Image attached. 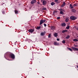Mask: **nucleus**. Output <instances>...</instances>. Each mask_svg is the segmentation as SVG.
Here are the masks:
<instances>
[{
  "mask_svg": "<svg viewBox=\"0 0 78 78\" xmlns=\"http://www.w3.org/2000/svg\"><path fill=\"white\" fill-rule=\"evenodd\" d=\"M4 56L5 58L7 57V58H11L12 59H14L15 58V55L13 54L12 53L8 52L5 53L4 55Z\"/></svg>",
  "mask_w": 78,
  "mask_h": 78,
  "instance_id": "f257e3e1",
  "label": "nucleus"
},
{
  "mask_svg": "<svg viewBox=\"0 0 78 78\" xmlns=\"http://www.w3.org/2000/svg\"><path fill=\"white\" fill-rule=\"evenodd\" d=\"M77 19V17L74 16H71L70 17V19L72 20H75Z\"/></svg>",
  "mask_w": 78,
  "mask_h": 78,
  "instance_id": "f03ea898",
  "label": "nucleus"
},
{
  "mask_svg": "<svg viewBox=\"0 0 78 78\" xmlns=\"http://www.w3.org/2000/svg\"><path fill=\"white\" fill-rule=\"evenodd\" d=\"M50 28H51V30H52L53 31H54L55 30V28H56V27L54 26H51Z\"/></svg>",
  "mask_w": 78,
  "mask_h": 78,
  "instance_id": "7ed1b4c3",
  "label": "nucleus"
},
{
  "mask_svg": "<svg viewBox=\"0 0 78 78\" xmlns=\"http://www.w3.org/2000/svg\"><path fill=\"white\" fill-rule=\"evenodd\" d=\"M72 48L74 51H78V48H77L72 47Z\"/></svg>",
  "mask_w": 78,
  "mask_h": 78,
  "instance_id": "20e7f679",
  "label": "nucleus"
},
{
  "mask_svg": "<svg viewBox=\"0 0 78 78\" xmlns=\"http://www.w3.org/2000/svg\"><path fill=\"white\" fill-rule=\"evenodd\" d=\"M34 29H31L29 30V32H30L31 33H33V32H34Z\"/></svg>",
  "mask_w": 78,
  "mask_h": 78,
  "instance_id": "39448f33",
  "label": "nucleus"
},
{
  "mask_svg": "<svg viewBox=\"0 0 78 78\" xmlns=\"http://www.w3.org/2000/svg\"><path fill=\"white\" fill-rule=\"evenodd\" d=\"M71 10L72 12H73L74 13H75V12H76V10L75 9H71Z\"/></svg>",
  "mask_w": 78,
  "mask_h": 78,
  "instance_id": "423d86ee",
  "label": "nucleus"
},
{
  "mask_svg": "<svg viewBox=\"0 0 78 78\" xmlns=\"http://www.w3.org/2000/svg\"><path fill=\"white\" fill-rule=\"evenodd\" d=\"M42 3L43 5H45L47 4V1L45 0H43Z\"/></svg>",
  "mask_w": 78,
  "mask_h": 78,
  "instance_id": "0eeeda50",
  "label": "nucleus"
},
{
  "mask_svg": "<svg viewBox=\"0 0 78 78\" xmlns=\"http://www.w3.org/2000/svg\"><path fill=\"white\" fill-rule=\"evenodd\" d=\"M36 2V0H32L31 2V4H33Z\"/></svg>",
  "mask_w": 78,
  "mask_h": 78,
  "instance_id": "6e6552de",
  "label": "nucleus"
},
{
  "mask_svg": "<svg viewBox=\"0 0 78 78\" xmlns=\"http://www.w3.org/2000/svg\"><path fill=\"white\" fill-rule=\"evenodd\" d=\"M61 25L62 27H65V26H66V24L65 23H62L61 24Z\"/></svg>",
  "mask_w": 78,
  "mask_h": 78,
  "instance_id": "1a4fd4ad",
  "label": "nucleus"
},
{
  "mask_svg": "<svg viewBox=\"0 0 78 78\" xmlns=\"http://www.w3.org/2000/svg\"><path fill=\"white\" fill-rule=\"evenodd\" d=\"M54 35L55 36V37H57V36H58V34L57 33H55L54 34Z\"/></svg>",
  "mask_w": 78,
  "mask_h": 78,
  "instance_id": "9d476101",
  "label": "nucleus"
},
{
  "mask_svg": "<svg viewBox=\"0 0 78 78\" xmlns=\"http://www.w3.org/2000/svg\"><path fill=\"white\" fill-rule=\"evenodd\" d=\"M65 5H66V2H63V4L61 5V7H64Z\"/></svg>",
  "mask_w": 78,
  "mask_h": 78,
  "instance_id": "9b49d317",
  "label": "nucleus"
},
{
  "mask_svg": "<svg viewBox=\"0 0 78 78\" xmlns=\"http://www.w3.org/2000/svg\"><path fill=\"white\" fill-rule=\"evenodd\" d=\"M43 23H44V22H43V20H41L40 23V25H41Z\"/></svg>",
  "mask_w": 78,
  "mask_h": 78,
  "instance_id": "f8f14e48",
  "label": "nucleus"
},
{
  "mask_svg": "<svg viewBox=\"0 0 78 78\" xmlns=\"http://www.w3.org/2000/svg\"><path fill=\"white\" fill-rule=\"evenodd\" d=\"M66 32H67V30H62V33H66Z\"/></svg>",
  "mask_w": 78,
  "mask_h": 78,
  "instance_id": "ddd939ff",
  "label": "nucleus"
},
{
  "mask_svg": "<svg viewBox=\"0 0 78 78\" xmlns=\"http://www.w3.org/2000/svg\"><path fill=\"white\" fill-rule=\"evenodd\" d=\"M69 7H70V8L71 9H72L73 8V5L71 4H70L69 5Z\"/></svg>",
  "mask_w": 78,
  "mask_h": 78,
  "instance_id": "4468645a",
  "label": "nucleus"
},
{
  "mask_svg": "<svg viewBox=\"0 0 78 78\" xmlns=\"http://www.w3.org/2000/svg\"><path fill=\"white\" fill-rule=\"evenodd\" d=\"M3 14H5V11L4 10V9H3L2 11Z\"/></svg>",
  "mask_w": 78,
  "mask_h": 78,
  "instance_id": "2eb2a0df",
  "label": "nucleus"
},
{
  "mask_svg": "<svg viewBox=\"0 0 78 78\" xmlns=\"http://www.w3.org/2000/svg\"><path fill=\"white\" fill-rule=\"evenodd\" d=\"M69 18H66L65 20V21L66 22H69Z\"/></svg>",
  "mask_w": 78,
  "mask_h": 78,
  "instance_id": "dca6fc26",
  "label": "nucleus"
},
{
  "mask_svg": "<svg viewBox=\"0 0 78 78\" xmlns=\"http://www.w3.org/2000/svg\"><path fill=\"white\" fill-rule=\"evenodd\" d=\"M54 44L55 45H58L59 44L57 42H54Z\"/></svg>",
  "mask_w": 78,
  "mask_h": 78,
  "instance_id": "f3484780",
  "label": "nucleus"
},
{
  "mask_svg": "<svg viewBox=\"0 0 78 78\" xmlns=\"http://www.w3.org/2000/svg\"><path fill=\"white\" fill-rule=\"evenodd\" d=\"M73 41H74V42H78V40L76 39H74L73 40Z\"/></svg>",
  "mask_w": 78,
  "mask_h": 78,
  "instance_id": "a211bd4d",
  "label": "nucleus"
},
{
  "mask_svg": "<svg viewBox=\"0 0 78 78\" xmlns=\"http://www.w3.org/2000/svg\"><path fill=\"white\" fill-rule=\"evenodd\" d=\"M55 4V3L54 2H52L51 4V6H53V5Z\"/></svg>",
  "mask_w": 78,
  "mask_h": 78,
  "instance_id": "6ab92c4d",
  "label": "nucleus"
},
{
  "mask_svg": "<svg viewBox=\"0 0 78 78\" xmlns=\"http://www.w3.org/2000/svg\"><path fill=\"white\" fill-rule=\"evenodd\" d=\"M41 36H44V35H45V33L42 32L41 33Z\"/></svg>",
  "mask_w": 78,
  "mask_h": 78,
  "instance_id": "aec40b11",
  "label": "nucleus"
},
{
  "mask_svg": "<svg viewBox=\"0 0 78 78\" xmlns=\"http://www.w3.org/2000/svg\"><path fill=\"white\" fill-rule=\"evenodd\" d=\"M70 36L69 35H68L66 37V39H68L70 37Z\"/></svg>",
  "mask_w": 78,
  "mask_h": 78,
  "instance_id": "412c9836",
  "label": "nucleus"
},
{
  "mask_svg": "<svg viewBox=\"0 0 78 78\" xmlns=\"http://www.w3.org/2000/svg\"><path fill=\"white\" fill-rule=\"evenodd\" d=\"M15 14H18V11L17 10H15Z\"/></svg>",
  "mask_w": 78,
  "mask_h": 78,
  "instance_id": "4be33fe9",
  "label": "nucleus"
},
{
  "mask_svg": "<svg viewBox=\"0 0 78 78\" xmlns=\"http://www.w3.org/2000/svg\"><path fill=\"white\" fill-rule=\"evenodd\" d=\"M60 14H64V12H63L62 11H60Z\"/></svg>",
  "mask_w": 78,
  "mask_h": 78,
  "instance_id": "5701e85b",
  "label": "nucleus"
},
{
  "mask_svg": "<svg viewBox=\"0 0 78 78\" xmlns=\"http://www.w3.org/2000/svg\"><path fill=\"white\" fill-rule=\"evenodd\" d=\"M69 28H70V26H68L67 27H66V29L67 30H69Z\"/></svg>",
  "mask_w": 78,
  "mask_h": 78,
  "instance_id": "b1692460",
  "label": "nucleus"
},
{
  "mask_svg": "<svg viewBox=\"0 0 78 78\" xmlns=\"http://www.w3.org/2000/svg\"><path fill=\"white\" fill-rule=\"evenodd\" d=\"M68 50H70V51H73V50L72 49L70 48H68Z\"/></svg>",
  "mask_w": 78,
  "mask_h": 78,
  "instance_id": "393cba45",
  "label": "nucleus"
},
{
  "mask_svg": "<svg viewBox=\"0 0 78 78\" xmlns=\"http://www.w3.org/2000/svg\"><path fill=\"white\" fill-rule=\"evenodd\" d=\"M40 28L41 27L40 26L37 27V30H39V29H40Z\"/></svg>",
  "mask_w": 78,
  "mask_h": 78,
  "instance_id": "a878e982",
  "label": "nucleus"
},
{
  "mask_svg": "<svg viewBox=\"0 0 78 78\" xmlns=\"http://www.w3.org/2000/svg\"><path fill=\"white\" fill-rule=\"evenodd\" d=\"M62 43H63V44H65V43H66V41L65 40H63L62 41Z\"/></svg>",
  "mask_w": 78,
  "mask_h": 78,
  "instance_id": "bb28decb",
  "label": "nucleus"
},
{
  "mask_svg": "<svg viewBox=\"0 0 78 78\" xmlns=\"http://www.w3.org/2000/svg\"><path fill=\"white\" fill-rule=\"evenodd\" d=\"M48 37L49 38H50V37H51V34H50L48 35Z\"/></svg>",
  "mask_w": 78,
  "mask_h": 78,
  "instance_id": "cd10ccee",
  "label": "nucleus"
},
{
  "mask_svg": "<svg viewBox=\"0 0 78 78\" xmlns=\"http://www.w3.org/2000/svg\"><path fill=\"white\" fill-rule=\"evenodd\" d=\"M73 6L75 7V6H76V4H74L73 5Z\"/></svg>",
  "mask_w": 78,
  "mask_h": 78,
  "instance_id": "c85d7f7f",
  "label": "nucleus"
},
{
  "mask_svg": "<svg viewBox=\"0 0 78 78\" xmlns=\"http://www.w3.org/2000/svg\"><path fill=\"white\" fill-rule=\"evenodd\" d=\"M56 12H57V11H54L53 12V14H55V13H56Z\"/></svg>",
  "mask_w": 78,
  "mask_h": 78,
  "instance_id": "c756f323",
  "label": "nucleus"
},
{
  "mask_svg": "<svg viewBox=\"0 0 78 78\" xmlns=\"http://www.w3.org/2000/svg\"><path fill=\"white\" fill-rule=\"evenodd\" d=\"M44 27H47V24H46L44 23Z\"/></svg>",
  "mask_w": 78,
  "mask_h": 78,
  "instance_id": "7c9ffc66",
  "label": "nucleus"
},
{
  "mask_svg": "<svg viewBox=\"0 0 78 78\" xmlns=\"http://www.w3.org/2000/svg\"><path fill=\"white\" fill-rule=\"evenodd\" d=\"M45 21H46V20H43V23H44V22H45Z\"/></svg>",
  "mask_w": 78,
  "mask_h": 78,
  "instance_id": "2f4dec72",
  "label": "nucleus"
},
{
  "mask_svg": "<svg viewBox=\"0 0 78 78\" xmlns=\"http://www.w3.org/2000/svg\"><path fill=\"white\" fill-rule=\"evenodd\" d=\"M42 10H46V8L43 9Z\"/></svg>",
  "mask_w": 78,
  "mask_h": 78,
  "instance_id": "473e14b6",
  "label": "nucleus"
},
{
  "mask_svg": "<svg viewBox=\"0 0 78 78\" xmlns=\"http://www.w3.org/2000/svg\"><path fill=\"white\" fill-rule=\"evenodd\" d=\"M60 19V17H57V19Z\"/></svg>",
  "mask_w": 78,
  "mask_h": 78,
  "instance_id": "72a5a7b5",
  "label": "nucleus"
},
{
  "mask_svg": "<svg viewBox=\"0 0 78 78\" xmlns=\"http://www.w3.org/2000/svg\"><path fill=\"white\" fill-rule=\"evenodd\" d=\"M37 3H38L39 5H40V2H37Z\"/></svg>",
  "mask_w": 78,
  "mask_h": 78,
  "instance_id": "f704fd0d",
  "label": "nucleus"
},
{
  "mask_svg": "<svg viewBox=\"0 0 78 78\" xmlns=\"http://www.w3.org/2000/svg\"><path fill=\"white\" fill-rule=\"evenodd\" d=\"M57 41H59V38L57 39Z\"/></svg>",
  "mask_w": 78,
  "mask_h": 78,
  "instance_id": "c9c22d12",
  "label": "nucleus"
},
{
  "mask_svg": "<svg viewBox=\"0 0 78 78\" xmlns=\"http://www.w3.org/2000/svg\"><path fill=\"white\" fill-rule=\"evenodd\" d=\"M59 10L60 11H64L62 9H60Z\"/></svg>",
  "mask_w": 78,
  "mask_h": 78,
  "instance_id": "e433bc0d",
  "label": "nucleus"
},
{
  "mask_svg": "<svg viewBox=\"0 0 78 78\" xmlns=\"http://www.w3.org/2000/svg\"><path fill=\"white\" fill-rule=\"evenodd\" d=\"M74 47H78V45H74Z\"/></svg>",
  "mask_w": 78,
  "mask_h": 78,
  "instance_id": "4c0bfd02",
  "label": "nucleus"
},
{
  "mask_svg": "<svg viewBox=\"0 0 78 78\" xmlns=\"http://www.w3.org/2000/svg\"><path fill=\"white\" fill-rule=\"evenodd\" d=\"M55 2H57L58 1V0H55Z\"/></svg>",
  "mask_w": 78,
  "mask_h": 78,
  "instance_id": "58836bf2",
  "label": "nucleus"
},
{
  "mask_svg": "<svg viewBox=\"0 0 78 78\" xmlns=\"http://www.w3.org/2000/svg\"><path fill=\"white\" fill-rule=\"evenodd\" d=\"M44 0H41V2H43V1H44Z\"/></svg>",
  "mask_w": 78,
  "mask_h": 78,
  "instance_id": "ea45409f",
  "label": "nucleus"
},
{
  "mask_svg": "<svg viewBox=\"0 0 78 78\" xmlns=\"http://www.w3.org/2000/svg\"><path fill=\"white\" fill-rule=\"evenodd\" d=\"M77 30H78V27L77 28Z\"/></svg>",
  "mask_w": 78,
  "mask_h": 78,
  "instance_id": "a19ab883",
  "label": "nucleus"
}]
</instances>
